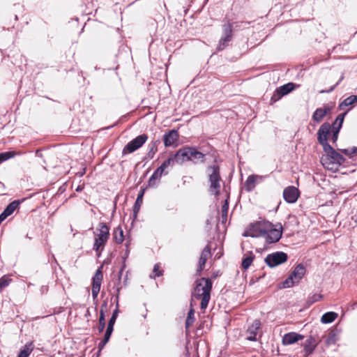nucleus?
<instances>
[{
	"label": "nucleus",
	"mask_w": 357,
	"mask_h": 357,
	"mask_svg": "<svg viewBox=\"0 0 357 357\" xmlns=\"http://www.w3.org/2000/svg\"><path fill=\"white\" fill-rule=\"evenodd\" d=\"M98 69H99L98 67H97V66L95 67L96 70H98Z\"/></svg>",
	"instance_id": "680f3d73"
},
{
	"label": "nucleus",
	"mask_w": 357,
	"mask_h": 357,
	"mask_svg": "<svg viewBox=\"0 0 357 357\" xmlns=\"http://www.w3.org/2000/svg\"><path fill=\"white\" fill-rule=\"evenodd\" d=\"M318 340L312 335H310L304 342L303 350L305 353V356H310L312 354L318 345Z\"/></svg>",
	"instance_id": "f3484780"
},
{
	"label": "nucleus",
	"mask_w": 357,
	"mask_h": 357,
	"mask_svg": "<svg viewBox=\"0 0 357 357\" xmlns=\"http://www.w3.org/2000/svg\"><path fill=\"white\" fill-rule=\"evenodd\" d=\"M331 126L328 122L324 123L317 132V141L322 146L325 155L321 158L322 165L328 169H337V167L345 162V158L328 142V137L331 133Z\"/></svg>",
	"instance_id": "f257e3e1"
},
{
	"label": "nucleus",
	"mask_w": 357,
	"mask_h": 357,
	"mask_svg": "<svg viewBox=\"0 0 357 357\" xmlns=\"http://www.w3.org/2000/svg\"><path fill=\"white\" fill-rule=\"evenodd\" d=\"M112 235L113 238L116 243L121 244L123 243L124 240V235L123 231L120 225L114 229Z\"/></svg>",
	"instance_id": "c756f323"
},
{
	"label": "nucleus",
	"mask_w": 357,
	"mask_h": 357,
	"mask_svg": "<svg viewBox=\"0 0 357 357\" xmlns=\"http://www.w3.org/2000/svg\"><path fill=\"white\" fill-rule=\"evenodd\" d=\"M288 260V255L287 253L282 251H277L268 254L264 259L266 265L270 268H275L280 266Z\"/></svg>",
	"instance_id": "6e6552de"
},
{
	"label": "nucleus",
	"mask_w": 357,
	"mask_h": 357,
	"mask_svg": "<svg viewBox=\"0 0 357 357\" xmlns=\"http://www.w3.org/2000/svg\"><path fill=\"white\" fill-rule=\"evenodd\" d=\"M14 151H6L0 153V163L6 161L7 160L12 158L15 156Z\"/></svg>",
	"instance_id": "a19ab883"
},
{
	"label": "nucleus",
	"mask_w": 357,
	"mask_h": 357,
	"mask_svg": "<svg viewBox=\"0 0 357 357\" xmlns=\"http://www.w3.org/2000/svg\"><path fill=\"white\" fill-rule=\"evenodd\" d=\"M90 316H91L90 310H89V308H88L86 310V314H85V317H89Z\"/></svg>",
	"instance_id": "13d9d810"
},
{
	"label": "nucleus",
	"mask_w": 357,
	"mask_h": 357,
	"mask_svg": "<svg viewBox=\"0 0 357 357\" xmlns=\"http://www.w3.org/2000/svg\"><path fill=\"white\" fill-rule=\"evenodd\" d=\"M256 177L257 176L252 174L247 178L245 182V188L248 192H250L255 188Z\"/></svg>",
	"instance_id": "473e14b6"
},
{
	"label": "nucleus",
	"mask_w": 357,
	"mask_h": 357,
	"mask_svg": "<svg viewBox=\"0 0 357 357\" xmlns=\"http://www.w3.org/2000/svg\"><path fill=\"white\" fill-rule=\"evenodd\" d=\"M346 114V112L340 114L335 119V121L333 122V124L341 125L342 126Z\"/></svg>",
	"instance_id": "49530a36"
},
{
	"label": "nucleus",
	"mask_w": 357,
	"mask_h": 357,
	"mask_svg": "<svg viewBox=\"0 0 357 357\" xmlns=\"http://www.w3.org/2000/svg\"><path fill=\"white\" fill-rule=\"evenodd\" d=\"M210 255H211V248L208 245H207L202 251V253H201V255H200V257L199 259L198 266L197 268V275H201V273L205 266L206 261Z\"/></svg>",
	"instance_id": "6ab92c4d"
},
{
	"label": "nucleus",
	"mask_w": 357,
	"mask_h": 357,
	"mask_svg": "<svg viewBox=\"0 0 357 357\" xmlns=\"http://www.w3.org/2000/svg\"><path fill=\"white\" fill-rule=\"evenodd\" d=\"M15 6L21 7L20 4L15 5Z\"/></svg>",
	"instance_id": "e2e57ef3"
},
{
	"label": "nucleus",
	"mask_w": 357,
	"mask_h": 357,
	"mask_svg": "<svg viewBox=\"0 0 357 357\" xmlns=\"http://www.w3.org/2000/svg\"><path fill=\"white\" fill-rule=\"evenodd\" d=\"M125 268H126V263L123 262V264L118 273L117 278L116 280L114 281V282H116V283L118 284H121L122 274H123V271L125 269Z\"/></svg>",
	"instance_id": "de8ad7c7"
},
{
	"label": "nucleus",
	"mask_w": 357,
	"mask_h": 357,
	"mask_svg": "<svg viewBox=\"0 0 357 357\" xmlns=\"http://www.w3.org/2000/svg\"><path fill=\"white\" fill-rule=\"evenodd\" d=\"M233 31H236V30H240V29H244L245 27L242 26L243 24H245V25H248V24H250V22H233Z\"/></svg>",
	"instance_id": "37998d69"
},
{
	"label": "nucleus",
	"mask_w": 357,
	"mask_h": 357,
	"mask_svg": "<svg viewBox=\"0 0 357 357\" xmlns=\"http://www.w3.org/2000/svg\"><path fill=\"white\" fill-rule=\"evenodd\" d=\"M343 79H344V76L342 75L341 77L340 78V79L338 80V82L334 86L331 87L330 89L327 90L326 92V93H330V92L333 91L334 90V89L342 82V80Z\"/></svg>",
	"instance_id": "8fccbe9b"
},
{
	"label": "nucleus",
	"mask_w": 357,
	"mask_h": 357,
	"mask_svg": "<svg viewBox=\"0 0 357 357\" xmlns=\"http://www.w3.org/2000/svg\"><path fill=\"white\" fill-rule=\"evenodd\" d=\"M340 151L343 153H344L345 155H349L350 157H351V149H341Z\"/></svg>",
	"instance_id": "3c124183"
},
{
	"label": "nucleus",
	"mask_w": 357,
	"mask_h": 357,
	"mask_svg": "<svg viewBox=\"0 0 357 357\" xmlns=\"http://www.w3.org/2000/svg\"><path fill=\"white\" fill-rule=\"evenodd\" d=\"M12 282V279L8 278L6 275H3L0 278V293L2 290L7 287L10 283Z\"/></svg>",
	"instance_id": "ea45409f"
},
{
	"label": "nucleus",
	"mask_w": 357,
	"mask_h": 357,
	"mask_svg": "<svg viewBox=\"0 0 357 357\" xmlns=\"http://www.w3.org/2000/svg\"><path fill=\"white\" fill-rule=\"evenodd\" d=\"M160 144V140L157 139L155 141H152L148 145V153L144 157L143 160H147L149 159H153L155 154L158 152V145Z\"/></svg>",
	"instance_id": "4be33fe9"
},
{
	"label": "nucleus",
	"mask_w": 357,
	"mask_h": 357,
	"mask_svg": "<svg viewBox=\"0 0 357 357\" xmlns=\"http://www.w3.org/2000/svg\"><path fill=\"white\" fill-rule=\"evenodd\" d=\"M190 146H185L177 150L171 157L174 163L182 165L185 162L190 161Z\"/></svg>",
	"instance_id": "ddd939ff"
},
{
	"label": "nucleus",
	"mask_w": 357,
	"mask_h": 357,
	"mask_svg": "<svg viewBox=\"0 0 357 357\" xmlns=\"http://www.w3.org/2000/svg\"><path fill=\"white\" fill-rule=\"evenodd\" d=\"M179 138V134L177 130H169L163 135V142L165 147H169L174 144Z\"/></svg>",
	"instance_id": "dca6fc26"
},
{
	"label": "nucleus",
	"mask_w": 357,
	"mask_h": 357,
	"mask_svg": "<svg viewBox=\"0 0 357 357\" xmlns=\"http://www.w3.org/2000/svg\"><path fill=\"white\" fill-rule=\"evenodd\" d=\"M269 225L271 222L268 221H259L250 224L248 229L243 233V236L252 238L264 237Z\"/></svg>",
	"instance_id": "0eeeda50"
},
{
	"label": "nucleus",
	"mask_w": 357,
	"mask_h": 357,
	"mask_svg": "<svg viewBox=\"0 0 357 357\" xmlns=\"http://www.w3.org/2000/svg\"><path fill=\"white\" fill-rule=\"evenodd\" d=\"M112 299H114V302L116 305V297H114Z\"/></svg>",
	"instance_id": "bf43d9fd"
},
{
	"label": "nucleus",
	"mask_w": 357,
	"mask_h": 357,
	"mask_svg": "<svg viewBox=\"0 0 357 357\" xmlns=\"http://www.w3.org/2000/svg\"><path fill=\"white\" fill-rule=\"evenodd\" d=\"M261 321L259 319H255L252 324L248 327L246 333L248 335L246 339L249 341L255 342L257 340V334L261 328Z\"/></svg>",
	"instance_id": "2eb2a0df"
},
{
	"label": "nucleus",
	"mask_w": 357,
	"mask_h": 357,
	"mask_svg": "<svg viewBox=\"0 0 357 357\" xmlns=\"http://www.w3.org/2000/svg\"><path fill=\"white\" fill-rule=\"evenodd\" d=\"M162 175H160V172H158L157 169L154 171L151 176L149 178L148 181V185L149 187H153L156 185V180H160L161 176Z\"/></svg>",
	"instance_id": "c9c22d12"
},
{
	"label": "nucleus",
	"mask_w": 357,
	"mask_h": 357,
	"mask_svg": "<svg viewBox=\"0 0 357 357\" xmlns=\"http://www.w3.org/2000/svg\"><path fill=\"white\" fill-rule=\"evenodd\" d=\"M36 155L39 157V158H43V155L42 154V151H41L40 149H37L36 151Z\"/></svg>",
	"instance_id": "864d4df0"
},
{
	"label": "nucleus",
	"mask_w": 357,
	"mask_h": 357,
	"mask_svg": "<svg viewBox=\"0 0 357 357\" xmlns=\"http://www.w3.org/2000/svg\"><path fill=\"white\" fill-rule=\"evenodd\" d=\"M125 245L126 247V252H125L124 256L123 257V262H124V263H126V260L128 258V257L129 255V253H130V250H129V248H128L129 243L126 242Z\"/></svg>",
	"instance_id": "09e8293b"
},
{
	"label": "nucleus",
	"mask_w": 357,
	"mask_h": 357,
	"mask_svg": "<svg viewBox=\"0 0 357 357\" xmlns=\"http://www.w3.org/2000/svg\"><path fill=\"white\" fill-rule=\"evenodd\" d=\"M42 290L45 291L44 287H42Z\"/></svg>",
	"instance_id": "0e129e2a"
},
{
	"label": "nucleus",
	"mask_w": 357,
	"mask_h": 357,
	"mask_svg": "<svg viewBox=\"0 0 357 357\" xmlns=\"http://www.w3.org/2000/svg\"><path fill=\"white\" fill-rule=\"evenodd\" d=\"M229 209V202L225 199L222 206V223L224 224L227 221V213Z\"/></svg>",
	"instance_id": "58836bf2"
},
{
	"label": "nucleus",
	"mask_w": 357,
	"mask_h": 357,
	"mask_svg": "<svg viewBox=\"0 0 357 357\" xmlns=\"http://www.w3.org/2000/svg\"><path fill=\"white\" fill-rule=\"evenodd\" d=\"M107 301H105L102 303V305H101V309H102V310H103L104 308H106V307H107Z\"/></svg>",
	"instance_id": "6e6d98bb"
},
{
	"label": "nucleus",
	"mask_w": 357,
	"mask_h": 357,
	"mask_svg": "<svg viewBox=\"0 0 357 357\" xmlns=\"http://www.w3.org/2000/svg\"><path fill=\"white\" fill-rule=\"evenodd\" d=\"M323 298V295L321 294H313L312 295H310L307 300V305H311L313 303L321 300Z\"/></svg>",
	"instance_id": "4c0bfd02"
},
{
	"label": "nucleus",
	"mask_w": 357,
	"mask_h": 357,
	"mask_svg": "<svg viewBox=\"0 0 357 357\" xmlns=\"http://www.w3.org/2000/svg\"><path fill=\"white\" fill-rule=\"evenodd\" d=\"M110 339V337L104 335L103 339L99 342L98 344V353H100L102 349L104 348V347L107 344V343L109 342Z\"/></svg>",
	"instance_id": "c03bdc74"
},
{
	"label": "nucleus",
	"mask_w": 357,
	"mask_h": 357,
	"mask_svg": "<svg viewBox=\"0 0 357 357\" xmlns=\"http://www.w3.org/2000/svg\"><path fill=\"white\" fill-rule=\"evenodd\" d=\"M331 132L332 133L331 140L333 143L335 144L337 141L339 132L342 126L341 125H335L333 123L332 126L331 125Z\"/></svg>",
	"instance_id": "72a5a7b5"
},
{
	"label": "nucleus",
	"mask_w": 357,
	"mask_h": 357,
	"mask_svg": "<svg viewBox=\"0 0 357 357\" xmlns=\"http://www.w3.org/2000/svg\"><path fill=\"white\" fill-rule=\"evenodd\" d=\"M298 86L299 85H297L293 82H288L285 84L282 85L281 86L275 89L273 96L271 98V101L272 102L278 101L282 97L289 94Z\"/></svg>",
	"instance_id": "f8f14e48"
},
{
	"label": "nucleus",
	"mask_w": 357,
	"mask_h": 357,
	"mask_svg": "<svg viewBox=\"0 0 357 357\" xmlns=\"http://www.w3.org/2000/svg\"><path fill=\"white\" fill-rule=\"evenodd\" d=\"M83 190V187L81 185H78L77 188L75 189V191L77 192H81Z\"/></svg>",
	"instance_id": "4d7b16f0"
},
{
	"label": "nucleus",
	"mask_w": 357,
	"mask_h": 357,
	"mask_svg": "<svg viewBox=\"0 0 357 357\" xmlns=\"http://www.w3.org/2000/svg\"><path fill=\"white\" fill-rule=\"evenodd\" d=\"M206 174L208 178L209 192L216 196L219 195L221 188L220 169L218 165H209L206 168Z\"/></svg>",
	"instance_id": "7ed1b4c3"
},
{
	"label": "nucleus",
	"mask_w": 357,
	"mask_h": 357,
	"mask_svg": "<svg viewBox=\"0 0 357 357\" xmlns=\"http://www.w3.org/2000/svg\"><path fill=\"white\" fill-rule=\"evenodd\" d=\"M21 201L19 199H16L10 202L3 211L2 213L8 218L11 215L13 212L19 207L21 204Z\"/></svg>",
	"instance_id": "393cba45"
},
{
	"label": "nucleus",
	"mask_w": 357,
	"mask_h": 357,
	"mask_svg": "<svg viewBox=\"0 0 357 357\" xmlns=\"http://www.w3.org/2000/svg\"><path fill=\"white\" fill-rule=\"evenodd\" d=\"M303 338V335L299 333L295 332H289L284 335L282 337V342L284 345H290L297 342L298 340H302Z\"/></svg>",
	"instance_id": "aec40b11"
},
{
	"label": "nucleus",
	"mask_w": 357,
	"mask_h": 357,
	"mask_svg": "<svg viewBox=\"0 0 357 357\" xmlns=\"http://www.w3.org/2000/svg\"><path fill=\"white\" fill-rule=\"evenodd\" d=\"M163 271L160 270V266L158 264H156L153 266V269L152 273L150 275L151 278H155L156 277H160L162 275Z\"/></svg>",
	"instance_id": "79ce46f5"
},
{
	"label": "nucleus",
	"mask_w": 357,
	"mask_h": 357,
	"mask_svg": "<svg viewBox=\"0 0 357 357\" xmlns=\"http://www.w3.org/2000/svg\"><path fill=\"white\" fill-rule=\"evenodd\" d=\"M331 112V108L328 106H326L324 108L319 107L314 112L312 118L316 123H319Z\"/></svg>",
	"instance_id": "412c9836"
},
{
	"label": "nucleus",
	"mask_w": 357,
	"mask_h": 357,
	"mask_svg": "<svg viewBox=\"0 0 357 357\" xmlns=\"http://www.w3.org/2000/svg\"><path fill=\"white\" fill-rule=\"evenodd\" d=\"M190 161L195 165L205 162L206 155L198 151L196 146H190Z\"/></svg>",
	"instance_id": "a211bd4d"
},
{
	"label": "nucleus",
	"mask_w": 357,
	"mask_h": 357,
	"mask_svg": "<svg viewBox=\"0 0 357 357\" xmlns=\"http://www.w3.org/2000/svg\"><path fill=\"white\" fill-rule=\"evenodd\" d=\"M337 317V314L335 312H327L324 313L321 318V321L323 324H330L333 322Z\"/></svg>",
	"instance_id": "2f4dec72"
},
{
	"label": "nucleus",
	"mask_w": 357,
	"mask_h": 357,
	"mask_svg": "<svg viewBox=\"0 0 357 357\" xmlns=\"http://www.w3.org/2000/svg\"><path fill=\"white\" fill-rule=\"evenodd\" d=\"M335 342H336L335 335L333 333H329V334L327 336L326 340V344L327 345H331V344H335Z\"/></svg>",
	"instance_id": "a18cd8bd"
},
{
	"label": "nucleus",
	"mask_w": 357,
	"mask_h": 357,
	"mask_svg": "<svg viewBox=\"0 0 357 357\" xmlns=\"http://www.w3.org/2000/svg\"><path fill=\"white\" fill-rule=\"evenodd\" d=\"M278 225L280 226L279 229L273 228V225L271 222V225L268 226V229H266V233L264 234V236L266 243H275L278 242L281 238L282 234V227L280 223Z\"/></svg>",
	"instance_id": "9b49d317"
},
{
	"label": "nucleus",
	"mask_w": 357,
	"mask_h": 357,
	"mask_svg": "<svg viewBox=\"0 0 357 357\" xmlns=\"http://www.w3.org/2000/svg\"><path fill=\"white\" fill-rule=\"evenodd\" d=\"M34 349L33 342L26 343L22 349L20 350L17 357H29Z\"/></svg>",
	"instance_id": "7c9ffc66"
},
{
	"label": "nucleus",
	"mask_w": 357,
	"mask_h": 357,
	"mask_svg": "<svg viewBox=\"0 0 357 357\" xmlns=\"http://www.w3.org/2000/svg\"><path fill=\"white\" fill-rule=\"evenodd\" d=\"M42 290L45 291L44 287H42Z\"/></svg>",
	"instance_id": "69168bd1"
},
{
	"label": "nucleus",
	"mask_w": 357,
	"mask_h": 357,
	"mask_svg": "<svg viewBox=\"0 0 357 357\" xmlns=\"http://www.w3.org/2000/svg\"><path fill=\"white\" fill-rule=\"evenodd\" d=\"M128 273V272L126 273L125 278H124L123 284L125 287L127 285Z\"/></svg>",
	"instance_id": "5fc2aeb1"
},
{
	"label": "nucleus",
	"mask_w": 357,
	"mask_h": 357,
	"mask_svg": "<svg viewBox=\"0 0 357 357\" xmlns=\"http://www.w3.org/2000/svg\"><path fill=\"white\" fill-rule=\"evenodd\" d=\"M105 328V312L102 309L100 311V317H99V325H98V333H101Z\"/></svg>",
	"instance_id": "e433bc0d"
},
{
	"label": "nucleus",
	"mask_w": 357,
	"mask_h": 357,
	"mask_svg": "<svg viewBox=\"0 0 357 357\" xmlns=\"http://www.w3.org/2000/svg\"><path fill=\"white\" fill-rule=\"evenodd\" d=\"M255 255L253 254L252 251L247 252L243 259L241 262V266L244 270H247L250 265L252 264Z\"/></svg>",
	"instance_id": "a878e982"
},
{
	"label": "nucleus",
	"mask_w": 357,
	"mask_h": 357,
	"mask_svg": "<svg viewBox=\"0 0 357 357\" xmlns=\"http://www.w3.org/2000/svg\"><path fill=\"white\" fill-rule=\"evenodd\" d=\"M174 165V162L170 156L167 160H165L156 169L160 172V175H167L168 174V171H165V169L169 167H173Z\"/></svg>",
	"instance_id": "cd10ccee"
},
{
	"label": "nucleus",
	"mask_w": 357,
	"mask_h": 357,
	"mask_svg": "<svg viewBox=\"0 0 357 357\" xmlns=\"http://www.w3.org/2000/svg\"><path fill=\"white\" fill-rule=\"evenodd\" d=\"M356 102H357V95H351L341 102L339 104L338 108L339 109L342 110L344 109L345 107L353 105Z\"/></svg>",
	"instance_id": "c85d7f7f"
},
{
	"label": "nucleus",
	"mask_w": 357,
	"mask_h": 357,
	"mask_svg": "<svg viewBox=\"0 0 357 357\" xmlns=\"http://www.w3.org/2000/svg\"><path fill=\"white\" fill-rule=\"evenodd\" d=\"M282 197L284 200L288 204H294L296 202L300 197V191L298 188L294 185H289L283 190Z\"/></svg>",
	"instance_id": "4468645a"
},
{
	"label": "nucleus",
	"mask_w": 357,
	"mask_h": 357,
	"mask_svg": "<svg viewBox=\"0 0 357 357\" xmlns=\"http://www.w3.org/2000/svg\"><path fill=\"white\" fill-rule=\"evenodd\" d=\"M102 266L99 267L92 278V296L96 302L95 310H97L98 295L100 290L101 282L103 278Z\"/></svg>",
	"instance_id": "9d476101"
},
{
	"label": "nucleus",
	"mask_w": 357,
	"mask_h": 357,
	"mask_svg": "<svg viewBox=\"0 0 357 357\" xmlns=\"http://www.w3.org/2000/svg\"><path fill=\"white\" fill-rule=\"evenodd\" d=\"M96 229L99 233L95 238L93 250L96 252L99 257L109 238V227L105 222H100Z\"/></svg>",
	"instance_id": "20e7f679"
},
{
	"label": "nucleus",
	"mask_w": 357,
	"mask_h": 357,
	"mask_svg": "<svg viewBox=\"0 0 357 357\" xmlns=\"http://www.w3.org/2000/svg\"><path fill=\"white\" fill-rule=\"evenodd\" d=\"M195 310L193 308H190L185 320V328L188 329L195 322Z\"/></svg>",
	"instance_id": "f704fd0d"
},
{
	"label": "nucleus",
	"mask_w": 357,
	"mask_h": 357,
	"mask_svg": "<svg viewBox=\"0 0 357 357\" xmlns=\"http://www.w3.org/2000/svg\"><path fill=\"white\" fill-rule=\"evenodd\" d=\"M119 312V310H117V309H115L113 311L112 314V316H111V317L109 319L108 323H107V329H106V331L105 333V335H107V336L111 337V335H112V332L114 331V326L115 324V322H116V318L118 317Z\"/></svg>",
	"instance_id": "5701e85b"
},
{
	"label": "nucleus",
	"mask_w": 357,
	"mask_h": 357,
	"mask_svg": "<svg viewBox=\"0 0 357 357\" xmlns=\"http://www.w3.org/2000/svg\"><path fill=\"white\" fill-rule=\"evenodd\" d=\"M351 157H353L354 155H357V147L356 146H354L351 149Z\"/></svg>",
	"instance_id": "603ef678"
},
{
	"label": "nucleus",
	"mask_w": 357,
	"mask_h": 357,
	"mask_svg": "<svg viewBox=\"0 0 357 357\" xmlns=\"http://www.w3.org/2000/svg\"><path fill=\"white\" fill-rule=\"evenodd\" d=\"M122 289V286L121 284H118L116 282H113V287L109 289V294L112 296V298L114 297H116V307L115 309L119 310V297H120V291Z\"/></svg>",
	"instance_id": "bb28decb"
},
{
	"label": "nucleus",
	"mask_w": 357,
	"mask_h": 357,
	"mask_svg": "<svg viewBox=\"0 0 357 357\" xmlns=\"http://www.w3.org/2000/svg\"><path fill=\"white\" fill-rule=\"evenodd\" d=\"M222 36L216 47L218 52L222 51L228 47L233 38V24L227 21L222 25Z\"/></svg>",
	"instance_id": "423d86ee"
},
{
	"label": "nucleus",
	"mask_w": 357,
	"mask_h": 357,
	"mask_svg": "<svg viewBox=\"0 0 357 357\" xmlns=\"http://www.w3.org/2000/svg\"><path fill=\"white\" fill-rule=\"evenodd\" d=\"M212 286V280L208 278H202L195 282L192 296L197 300L201 299L200 307L202 310L206 309L208 306L211 299Z\"/></svg>",
	"instance_id": "f03ea898"
},
{
	"label": "nucleus",
	"mask_w": 357,
	"mask_h": 357,
	"mask_svg": "<svg viewBox=\"0 0 357 357\" xmlns=\"http://www.w3.org/2000/svg\"><path fill=\"white\" fill-rule=\"evenodd\" d=\"M145 189H142L137 195V199L133 206V218H137V214L139 211L141 205L143 201V196L144 194Z\"/></svg>",
	"instance_id": "b1692460"
},
{
	"label": "nucleus",
	"mask_w": 357,
	"mask_h": 357,
	"mask_svg": "<svg viewBox=\"0 0 357 357\" xmlns=\"http://www.w3.org/2000/svg\"><path fill=\"white\" fill-rule=\"evenodd\" d=\"M15 20H18V17H17V15H15Z\"/></svg>",
	"instance_id": "052dcab7"
},
{
	"label": "nucleus",
	"mask_w": 357,
	"mask_h": 357,
	"mask_svg": "<svg viewBox=\"0 0 357 357\" xmlns=\"http://www.w3.org/2000/svg\"><path fill=\"white\" fill-rule=\"evenodd\" d=\"M305 273V266L302 263L297 264L289 275L281 283V287L289 288L299 284Z\"/></svg>",
	"instance_id": "39448f33"
},
{
	"label": "nucleus",
	"mask_w": 357,
	"mask_h": 357,
	"mask_svg": "<svg viewBox=\"0 0 357 357\" xmlns=\"http://www.w3.org/2000/svg\"><path fill=\"white\" fill-rule=\"evenodd\" d=\"M148 135L142 134L130 141L123 149L122 154L132 153L141 148L147 141Z\"/></svg>",
	"instance_id": "1a4fd4ad"
}]
</instances>
